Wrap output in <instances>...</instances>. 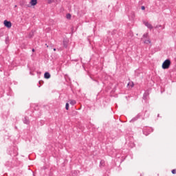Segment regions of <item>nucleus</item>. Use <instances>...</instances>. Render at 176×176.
Here are the masks:
<instances>
[{"label": "nucleus", "instance_id": "obj_3", "mask_svg": "<svg viewBox=\"0 0 176 176\" xmlns=\"http://www.w3.org/2000/svg\"><path fill=\"white\" fill-rule=\"evenodd\" d=\"M30 3L32 6H35V5H36V3H38V1L37 0H31Z\"/></svg>", "mask_w": 176, "mask_h": 176}, {"label": "nucleus", "instance_id": "obj_2", "mask_svg": "<svg viewBox=\"0 0 176 176\" xmlns=\"http://www.w3.org/2000/svg\"><path fill=\"white\" fill-rule=\"evenodd\" d=\"M4 25L7 28H12V22L9 21H4Z\"/></svg>", "mask_w": 176, "mask_h": 176}, {"label": "nucleus", "instance_id": "obj_6", "mask_svg": "<svg viewBox=\"0 0 176 176\" xmlns=\"http://www.w3.org/2000/svg\"><path fill=\"white\" fill-rule=\"evenodd\" d=\"M69 104H71V105H75V104H76V101H75L74 100H70Z\"/></svg>", "mask_w": 176, "mask_h": 176}, {"label": "nucleus", "instance_id": "obj_1", "mask_svg": "<svg viewBox=\"0 0 176 176\" xmlns=\"http://www.w3.org/2000/svg\"><path fill=\"white\" fill-rule=\"evenodd\" d=\"M171 65V61L168 59L166 60L162 64L163 69H168Z\"/></svg>", "mask_w": 176, "mask_h": 176}, {"label": "nucleus", "instance_id": "obj_7", "mask_svg": "<svg viewBox=\"0 0 176 176\" xmlns=\"http://www.w3.org/2000/svg\"><path fill=\"white\" fill-rule=\"evenodd\" d=\"M128 86H130V87H134V82H129V83L128 84Z\"/></svg>", "mask_w": 176, "mask_h": 176}, {"label": "nucleus", "instance_id": "obj_10", "mask_svg": "<svg viewBox=\"0 0 176 176\" xmlns=\"http://www.w3.org/2000/svg\"><path fill=\"white\" fill-rule=\"evenodd\" d=\"M172 173L173 174H176V169L172 170Z\"/></svg>", "mask_w": 176, "mask_h": 176}, {"label": "nucleus", "instance_id": "obj_5", "mask_svg": "<svg viewBox=\"0 0 176 176\" xmlns=\"http://www.w3.org/2000/svg\"><path fill=\"white\" fill-rule=\"evenodd\" d=\"M145 25L148 27V28L152 29V25L151 23L146 22Z\"/></svg>", "mask_w": 176, "mask_h": 176}, {"label": "nucleus", "instance_id": "obj_8", "mask_svg": "<svg viewBox=\"0 0 176 176\" xmlns=\"http://www.w3.org/2000/svg\"><path fill=\"white\" fill-rule=\"evenodd\" d=\"M67 111H68V109H69V104L66 103V107H65Z\"/></svg>", "mask_w": 176, "mask_h": 176}, {"label": "nucleus", "instance_id": "obj_13", "mask_svg": "<svg viewBox=\"0 0 176 176\" xmlns=\"http://www.w3.org/2000/svg\"><path fill=\"white\" fill-rule=\"evenodd\" d=\"M32 52H35V50H34V49H32Z\"/></svg>", "mask_w": 176, "mask_h": 176}, {"label": "nucleus", "instance_id": "obj_4", "mask_svg": "<svg viewBox=\"0 0 176 176\" xmlns=\"http://www.w3.org/2000/svg\"><path fill=\"white\" fill-rule=\"evenodd\" d=\"M45 79H49L50 78V74L49 72H45L44 74Z\"/></svg>", "mask_w": 176, "mask_h": 176}, {"label": "nucleus", "instance_id": "obj_12", "mask_svg": "<svg viewBox=\"0 0 176 176\" xmlns=\"http://www.w3.org/2000/svg\"><path fill=\"white\" fill-rule=\"evenodd\" d=\"M54 52H56V48H54Z\"/></svg>", "mask_w": 176, "mask_h": 176}, {"label": "nucleus", "instance_id": "obj_11", "mask_svg": "<svg viewBox=\"0 0 176 176\" xmlns=\"http://www.w3.org/2000/svg\"><path fill=\"white\" fill-rule=\"evenodd\" d=\"M142 10H145V7H144V6H142Z\"/></svg>", "mask_w": 176, "mask_h": 176}, {"label": "nucleus", "instance_id": "obj_9", "mask_svg": "<svg viewBox=\"0 0 176 176\" xmlns=\"http://www.w3.org/2000/svg\"><path fill=\"white\" fill-rule=\"evenodd\" d=\"M66 18L69 20V19H71V15H70V14H67L66 15Z\"/></svg>", "mask_w": 176, "mask_h": 176}]
</instances>
